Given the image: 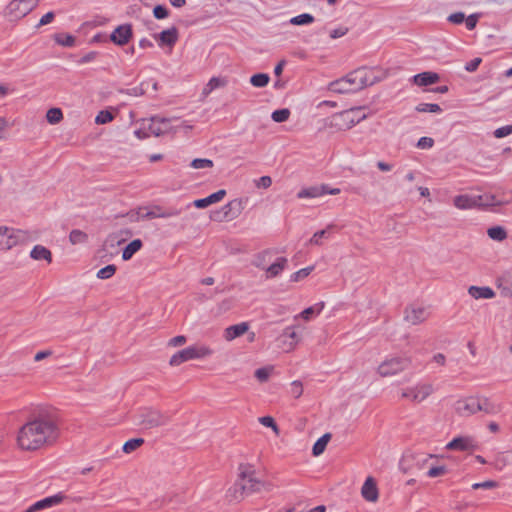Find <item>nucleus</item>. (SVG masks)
<instances>
[{
	"mask_svg": "<svg viewBox=\"0 0 512 512\" xmlns=\"http://www.w3.org/2000/svg\"><path fill=\"white\" fill-rule=\"evenodd\" d=\"M60 436L57 421L48 415H39L22 425L16 436L19 449L34 452L53 446Z\"/></svg>",
	"mask_w": 512,
	"mask_h": 512,
	"instance_id": "1",
	"label": "nucleus"
},
{
	"mask_svg": "<svg viewBox=\"0 0 512 512\" xmlns=\"http://www.w3.org/2000/svg\"><path fill=\"white\" fill-rule=\"evenodd\" d=\"M240 475L236 483V489L241 490L240 495H250L263 489L269 490V485L255 477L254 471L248 466H240Z\"/></svg>",
	"mask_w": 512,
	"mask_h": 512,
	"instance_id": "2",
	"label": "nucleus"
},
{
	"mask_svg": "<svg viewBox=\"0 0 512 512\" xmlns=\"http://www.w3.org/2000/svg\"><path fill=\"white\" fill-rule=\"evenodd\" d=\"M29 240L30 235L27 231L13 227L0 226V250H10Z\"/></svg>",
	"mask_w": 512,
	"mask_h": 512,
	"instance_id": "3",
	"label": "nucleus"
},
{
	"mask_svg": "<svg viewBox=\"0 0 512 512\" xmlns=\"http://www.w3.org/2000/svg\"><path fill=\"white\" fill-rule=\"evenodd\" d=\"M410 363L411 360L408 357H387L379 364L377 372L381 377L394 376L405 370L410 365Z\"/></svg>",
	"mask_w": 512,
	"mask_h": 512,
	"instance_id": "4",
	"label": "nucleus"
},
{
	"mask_svg": "<svg viewBox=\"0 0 512 512\" xmlns=\"http://www.w3.org/2000/svg\"><path fill=\"white\" fill-rule=\"evenodd\" d=\"M270 251L266 250L258 254L254 260V265L266 271L267 278L279 276L288 265L286 257H278L271 265L266 266V258L270 255Z\"/></svg>",
	"mask_w": 512,
	"mask_h": 512,
	"instance_id": "5",
	"label": "nucleus"
},
{
	"mask_svg": "<svg viewBox=\"0 0 512 512\" xmlns=\"http://www.w3.org/2000/svg\"><path fill=\"white\" fill-rule=\"evenodd\" d=\"M212 351L203 345L189 346L181 351H178L170 358L172 366H178L186 361L193 359H200L210 355Z\"/></svg>",
	"mask_w": 512,
	"mask_h": 512,
	"instance_id": "6",
	"label": "nucleus"
},
{
	"mask_svg": "<svg viewBox=\"0 0 512 512\" xmlns=\"http://www.w3.org/2000/svg\"><path fill=\"white\" fill-rule=\"evenodd\" d=\"M169 416L152 408H145L138 414V422L146 429H151L167 424Z\"/></svg>",
	"mask_w": 512,
	"mask_h": 512,
	"instance_id": "7",
	"label": "nucleus"
},
{
	"mask_svg": "<svg viewBox=\"0 0 512 512\" xmlns=\"http://www.w3.org/2000/svg\"><path fill=\"white\" fill-rule=\"evenodd\" d=\"M433 392V386L429 383H419L414 387L402 390L401 396L414 402H422Z\"/></svg>",
	"mask_w": 512,
	"mask_h": 512,
	"instance_id": "8",
	"label": "nucleus"
},
{
	"mask_svg": "<svg viewBox=\"0 0 512 512\" xmlns=\"http://www.w3.org/2000/svg\"><path fill=\"white\" fill-rule=\"evenodd\" d=\"M32 9V0H12L6 7V14L13 20H19Z\"/></svg>",
	"mask_w": 512,
	"mask_h": 512,
	"instance_id": "9",
	"label": "nucleus"
},
{
	"mask_svg": "<svg viewBox=\"0 0 512 512\" xmlns=\"http://www.w3.org/2000/svg\"><path fill=\"white\" fill-rule=\"evenodd\" d=\"M479 397L469 396L463 399H459L455 403V411L458 415L463 417H469L479 412Z\"/></svg>",
	"mask_w": 512,
	"mask_h": 512,
	"instance_id": "10",
	"label": "nucleus"
},
{
	"mask_svg": "<svg viewBox=\"0 0 512 512\" xmlns=\"http://www.w3.org/2000/svg\"><path fill=\"white\" fill-rule=\"evenodd\" d=\"M428 317V309L419 304H411L405 310V320L412 325L420 324Z\"/></svg>",
	"mask_w": 512,
	"mask_h": 512,
	"instance_id": "11",
	"label": "nucleus"
},
{
	"mask_svg": "<svg viewBox=\"0 0 512 512\" xmlns=\"http://www.w3.org/2000/svg\"><path fill=\"white\" fill-rule=\"evenodd\" d=\"M446 448L449 450L469 452L476 450L478 445L473 437L462 436L453 438L449 443H447Z\"/></svg>",
	"mask_w": 512,
	"mask_h": 512,
	"instance_id": "12",
	"label": "nucleus"
},
{
	"mask_svg": "<svg viewBox=\"0 0 512 512\" xmlns=\"http://www.w3.org/2000/svg\"><path fill=\"white\" fill-rule=\"evenodd\" d=\"M63 493H57L55 495L43 498L30 505L25 512H37L51 508L55 505L60 504L64 499Z\"/></svg>",
	"mask_w": 512,
	"mask_h": 512,
	"instance_id": "13",
	"label": "nucleus"
},
{
	"mask_svg": "<svg viewBox=\"0 0 512 512\" xmlns=\"http://www.w3.org/2000/svg\"><path fill=\"white\" fill-rule=\"evenodd\" d=\"M349 87H355V91L373 84V81H370L366 78V72L363 69L356 70L347 76L343 77Z\"/></svg>",
	"mask_w": 512,
	"mask_h": 512,
	"instance_id": "14",
	"label": "nucleus"
},
{
	"mask_svg": "<svg viewBox=\"0 0 512 512\" xmlns=\"http://www.w3.org/2000/svg\"><path fill=\"white\" fill-rule=\"evenodd\" d=\"M132 37V27L130 24H123L115 28L111 35L110 40L119 46H123L129 42Z\"/></svg>",
	"mask_w": 512,
	"mask_h": 512,
	"instance_id": "15",
	"label": "nucleus"
},
{
	"mask_svg": "<svg viewBox=\"0 0 512 512\" xmlns=\"http://www.w3.org/2000/svg\"><path fill=\"white\" fill-rule=\"evenodd\" d=\"M147 211L145 212V216L148 219L155 218H170L178 216L181 213L180 209H163L159 205L146 206Z\"/></svg>",
	"mask_w": 512,
	"mask_h": 512,
	"instance_id": "16",
	"label": "nucleus"
},
{
	"mask_svg": "<svg viewBox=\"0 0 512 512\" xmlns=\"http://www.w3.org/2000/svg\"><path fill=\"white\" fill-rule=\"evenodd\" d=\"M477 200V207L482 208H491L495 206H502L504 204H507L508 201L501 200L497 198L495 195L490 193H484L482 195H476Z\"/></svg>",
	"mask_w": 512,
	"mask_h": 512,
	"instance_id": "17",
	"label": "nucleus"
},
{
	"mask_svg": "<svg viewBox=\"0 0 512 512\" xmlns=\"http://www.w3.org/2000/svg\"><path fill=\"white\" fill-rule=\"evenodd\" d=\"M226 195V190L221 189L209 196L201 199H197L193 202V205L198 209L206 208L212 204L220 202Z\"/></svg>",
	"mask_w": 512,
	"mask_h": 512,
	"instance_id": "18",
	"label": "nucleus"
},
{
	"mask_svg": "<svg viewBox=\"0 0 512 512\" xmlns=\"http://www.w3.org/2000/svg\"><path fill=\"white\" fill-rule=\"evenodd\" d=\"M361 494L369 502H375L378 499V489L372 477L365 480L361 488Z\"/></svg>",
	"mask_w": 512,
	"mask_h": 512,
	"instance_id": "19",
	"label": "nucleus"
},
{
	"mask_svg": "<svg viewBox=\"0 0 512 512\" xmlns=\"http://www.w3.org/2000/svg\"><path fill=\"white\" fill-rule=\"evenodd\" d=\"M453 203L455 207L462 210L477 208L476 195H458L454 198Z\"/></svg>",
	"mask_w": 512,
	"mask_h": 512,
	"instance_id": "20",
	"label": "nucleus"
},
{
	"mask_svg": "<svg viewBox=\"0 0 512 512\" xmlns=\"http://www.w3.org/2000/svg\"><path fill=\"white\" fill-rule=\"evenodd\" d=\"M414 84L418 86H428L439 81V75L435 72H422L412 77Z\"/></svg>",
	"mask_w": 512,
	"mask_h": 512,
	"instance_id": "21",
	"label": "nucleus"
},
{
	"mask_svg": "<svg viewBox=\"0 0 512 512\" xmlns=\"http://www.w3.org/2000/svg\"><path fill=\"white\" fill-rule=\"evenodd\" d=\"M249 329V325L247 322H241L236 325L229 326L225 329L224 337L227 341H232L235 338L243 335Z\"/></svg>",
	"mask_w": 512,
	"mask_h": 512,
	"instance_id": "22",
	"label": "nucleus"
},
{
	"mask_svg": "<svg viewBox=\"0 0 512 512\" xmlns=\"http://www.w3.org/2000/svg\"><path fill=\"white\" fill-rule=\"evenodd\" d=\"M170 120L166 118H152L149 126L151 134L160 136L169 130Z\"/></svg>",
	"mask_w": 512,
	"mask_h": 512,
	"instance_id": "23",
	"label": "nucleus"
},
{
	"mask_svg": "<svg viewBox=\"0 0 512 512\" xmlns=\"http://www.w3.org/2000/svg\"><path fill=\"white\" fill-rule=\"evenodd\" d=\"M468 293L474 299H492L495 292L490 287L470 286Z\"/></svg>",
	"mask_w": 512,
	"mask_h": 512,
	"instance_id": "24",
	"label": "nucleus"
},
{
	"mask_svg": "<svg viewBox=\"0 0 512 512\" xmlns=\"http://www.w3.org/2000/svg\"><path fill=\"white\" fill-rule=\"evenodd\" d=\"M324 302H318L316 304H314L313 306H310L306 309H304L301 313L297 314L294 316V319L297 320L299 318H302L306 321H309L311 318L319 315L322 310L324 309Z\"/></svg>",
	"mask_w": 512,
	"mask_h": 512,
	"instance_id": "25",
	"label": "nucleus"
},
{
	"mask_svg": "<svg viewBox=\"0 0 512 512\" xmlns=\"http://www.w3.org/2000/svg\"><path fill=\"white\" fill-rule=\"evenodd\" d=\"M159 45H169L173 46L177 39H178V33L177 29L175 27H172L170 29L163 30L159 35Z\"/></svg>",
	"mask_w": 512,
	"mask_h": 512,
	"instance_id": "26",
	"label": "nucleus"
},
{
	"mask_svg": "<svg viewBox=\"0 0 512 512\" xmlns=\"http://www.w3.org/2000/svg\"><path fill=\"white\" fill-rule=\"evenodd\" d=\"M30 257L33 260H45L48 263L52 261V254L50 250L42 245H35L30 252Z\"/></svg>",
	"mask_w": 512,
	"mask_h": 512,
	"instance_id": "27",
	"label": "nucleus"
},
{
	"mask_svg": "<svg viewBox=\"0 0 512 512\" xmlns=\"http://www.w3.org/2000/svg\"><path fill=\"white\" fill-rule=\"evenodd\" d=\"M329 90L335 93L344 94L355 92V87H349L346 81L341 78L329 84Z\"/></svg>",
	"mask_w": 512,
	"mask_h": 512,
	"instance_id": "28",
	"label": "nucleus"
},
{
	"mask_svg": "<svg viewBox=\"0 0 512 512\" xmlns=\"http://www.w3.org/2000/svg\"><path fill=\"white\" fill-rule=\"evenodd\" d=\"M142 247V241L140 239H135L131 241L122 252V259L127 261L133 257V255L138 252Z\"/></svg>",
	"mask_w": 512,
	"mask_h": 512,
	"instance_id": "29",
	"label": "nucleus"
},
{
	"mask_svg": "<svg viewBox=\"0 0 512 512\" xmlns=\"http://www.w3.org/2000/svg\"><path fill=\"white\" fill-rule=\"evenodd\" d=\"M281 337L289 339V342L285 341L288 350L294 349L299 342V337L295 332L294 327H286L283 330Z\"/></svg>",
	"mask_w": 512,
	"mask_h": 512,
	"instance_id": "30",
	"label": "nucleus"
},
{
	"mask_svg": "<svg viewBox=\"0 0 512 512\" xmlns=\"http://www.w3.org/2000/svg\"><path fill=\"white\" fill-rule=\"evenodd\" d=\"M342 116L351 122L352 125L359 123L362 119L366 117L364 113H362L361 108H353L348 111L342 113Z\"/></svg>",
	"mask_w": 512,
	"mask_h": 512,
	"instance_id": "31",
	"label": "nucleus"
},
{
	"mask_svg": "<svg viewBox=\"0 0 512 512\" xmlns=\"http://www.w3.org/2000/svg\"><path fill=\"white\" fill-rule=\"evenodd\" d=\"M333 227V225H329L327 228L317 231L313 234V236L310 238L308 244L310 245H316L321 246L323 244L322 240L330 238V229Z\"/></svg>",
	"mask_w": 512,
	"mask_h": 512,
	"instance_id": "32",
	"label": "nucleus"
},
{
	"mask_svg": "<svg viewBox=\"0 0 512 512\" xmlns=\"http://www.w3.org/2000/svg\"><path fill=\"white\" fill-rule=\"evenodd\" d=\"M331 438V435L329 433H326L322 435L313 445L312 453L314 456L321 455L324 450L326 449V446Z\"/></svg>",
	"mask_w": 512,
	"mask_h": 512,
	"instance_id": "33",
	"label": "nucleus"
},
{
	"mask_svg": "<svg viewBox=\"0 0 512 512\" xmlns=\"http://www.w3.org/2000/svg\"><path fill=\"white\" fill-rule=\"evenodd\" d=\"M227 84V80L223 77H212L203 89L205 95L210 94L213 90L224 87Z\"/></svg>",
	"mask_w": 512,
	"mask_h": 512,
	"instance_id": "34",
	"label": "nucleus"
},
{
	"mask_svg": "<svg viewBox=\"0 0 512 512\" xmlns=\"http://www.w3.org/2000/svg\"><path fill=\"white\" fill-rule=\"evenodd\" d=\"M54 40L57 44L63 47H73L75 45V37L67 33H58L54 35Z\"/></svg>",
	"mask_w": 512,
	"mask_h": 512,
	"instance_id": "35",
	"label": "nucleus"
},
{
	"mask_svg": "<svg viewBox=\"0 0 512 512\" xmlns=\"http://www.w3.org/2000/svg\"><path fill=\"white\" fill-rule=\"evenodd\" d=\"M479 411L486 414H494L497 412V406L486 397H479Z\"/></svg>",
	"mask_w": 512,
	"mask_h": 512,
	"instance_id": "36",
	"label": "nucleus"
},
{
	"mask_svg": "<svg viewBox=\"0 0 512 512\" xmlns=\"http://www.w3.org/2000/svg\"><path fill=\"white\" fill-rule=\"evenodd\" d=\"M499 286L505 295L512 296V272H507L500 278Z\"/></svg>",
	"mask_w": 512,
	"mask_h": 512,
	"instance_id": "37",
	"label": "nucleus"
},
{
	"mask_svg": "<svg viewBox=\"0 0 512 512\" xmlns=\"http://www.w3.org/2000/svg\"><path fill=\"white\" fill-rule=\"evenodd\" d=\"M487 234L492 240L496 241H503L507 237L505 229L501 226H494L489 228L487 230Z\"/></svg>",
	"mask_w": 512,
	"mask_h": 512,
	"instance_id": "38",
	"label": "nucleus"
},
{
	"mask_svg": "<svg viewBox=\"0 0 512 512\" xmlns=\"http://www.w3.org/2000/svg\"><path fill=\"white\" fill-rule=\"evenodd\" d=\"M269 80H270V77L268 74L258 73V74H254L250 78V83L254 87L263 88V87L267 86V84L269 83Z\"/></svg>",
	"mask_w": 512,
	"mask_h": 512,
	"instance_id": "39",
	"label": "nucleus"
},
{
	"mask_svg": "<svg viewBox=\"0 0 512 512\" xmlns=\"http://www.w3.org/2000/svg\"><path fill=\"white\" fill-rule=\"evenodd\" d=\"M87 239L88 235L79 229H74L69 234V241L73 245L83 244L87 241Z\"/></svg>",
	"mask_w": 512,
	"mask_h": 512,
	"instance_id": "40",
	"label": "nucleus"
},
{
	"mask_svg": "<svg viewBox=\"0 0 512 512\" xmlns=\"http://www.w3.org/2000/svg\"><path fill=\"white\" fill-rule=\"evenodd\" d=\"M273 371H274V366H272V365L261 367L255 371V377L260 382H265L269 379V377L271 376Z\"/></svg>",
	"mask_w": 512,
	"mask_h": 512,
	"instance_id": "41",
	"label": "nucleus"
},
{
	"mask_svg": "<svg viewBox=\"0 0 512 512\" xmlns=\"http://www.w3.org/2000/svg\"><path fill=\"white\" fill-rule=\"evenodd\" d=\"M416 110L423 113H440L441 107L436 103H420L417 105Z\"/></svg>",
	"mask_w": 512,
	"mask_h": 512,
	"instance_id": "42",
	"label": "nucleus"
},
{
	"mask_svg": "<svg viewBox=\"0 0 512 512\" xmlns=\"http://www.w3.org/2000/svg\"><path fill=\"white\" fill-rule=\"evenodd\" d=\"M322 196V192H320V187H310L306 189H302L297 197L300 199L303 198H316Z\"/></svg>",
	"mask_w": 512,
	"mask_h": 512,
	"instance_id": "43",
	"label": "nucleus"
},
{
	"mask_svg": "<svg viewBox=\"0 0 512 512\" xmlns=\"http://www.w3.org/2000/svg\"><path fill=\"white\" fill-rule=\"evenodd\" d=\"M313 270H314V266H308V267L302 268V269L291 274L290 281L298 282V281L306 278L307 276H309Z\"/></svg>",
	"mask_w": 512,
	"mask_h": 512,
	"instance_id": "44",
	"label": "nucleus"
},
{
	"mask_svg": "<svg viewBox=\"0 0 512 512\" xmlns=\"http://www.w3.org/2000/svg\"><path fill=\"white\" fill-rule=\"evenodd\" d=\"M144 443V439L142 438H133L126 441L123 445V451L125 453H131L140 447Z\"/></svg>",
	"mask_w": 512,
	"mask_h": 512,
	"instance_id": "45",
	"label": "nucleus"
},
{
	"mask_svg": "<svg viewBox=\"0 0 512 512\" xmlns=\"http://www.w3.org/2000/svg\"><path fill=\"white\" fill-rule=\"evenodd\" d=\"M314 21V17L311 14L303 13L291 18L290 23L293 25H307Z\"/></svg>",
	"mask_w": 512,
	"mask_h": 512,
	"instance_id": "46",
	"label": "nucleus"
},
{
	"mask_svg": "<svg viewBox=\"0 0 512 512\" xmlns=\"http://www.w3.org/2000/svg\"><path fill=\"white\" fill-rule=\"evenodd\" d=\"M290 111L287 108L278 109L272 112L271 118L274 122L282 123L288 120Z\"/></svg>",
	"mask_w": 512,
	"mask_h": 512,
	"instance_id": "47",
	"label": "nucleus"
},
{
	"mask_svg": "<svg viewBox=\"0 0 512 512\" xmlns=\"http://www.w3.org/2000/svg\"><path fill=\"white\" fill-rule=\"evenodd\" d=\"M62 117H63V114H62L61 109H59V108H51L47 111V114H46L47 121L50 124H56V123L60 122Z\"/></svg>",
	"mask_w": 512,
	"mask_h": 512,
	"instance_id": "48",
	"label": "nucleus"
},
{
	"mask_svg": "<svg viewBox=\"0 0 512 512\" xmlns=\"http://www.w3.org/2000/svg\"><path fill=\"white\" fill-rule=\"evenodd\" d=\"M190 166L193 169H207L213 167V162L207 158H196L191 161Z\"/></svg>",
	"mask_w": 512,
	"mask_h": 512,
	"instance_id": "49",
	"label": "nucleus"
},
{
	"mask_svg": "<svg viewBox=\"0 0 512 512\" xmlns=\"http://www.w3.org/2000/svg\"><path fill=\"white\" fill-rule=\"evenodd\" d=\"M114 119V115L108 110L100 111L95 117L96 124H107Z\"/></svg>",
	"mask_w": 512,
	"mask_h": 512,
	"instance_id": "50",
	"label": "nucleus"
},
{
	"mask_svg": "<svg viewBox=\"0 0 512 512\" xmlns=\"http://www.w3.org/2000/svg\"><path fill=\"white\" fill-rule=\"evenodd\" d=\"M115 272H116L115 265H107V266L101 268L97 272V277L99 279H109L115 274Z\"/></svg>",
	"mask_w": 512,
	"mask_h": 512,
	"instance_id": "51",
	"label": "nucleus"
},
{
	"mask_svg": "<svg viewBox=\"0 0 512 512\" xmlns=\"http://www.w3.org/2000/svg\"><path fill=\"white\" fill-rule=\"evenodd\" d=\"M147 211V207L146 206H142V207H138L137 209L135 210H132L130 213H129V216L132 220H136V221H139V220H144V219H148L146 216H145V212Z\"/></svg>",
	"mask_w": 512,
	"mask_h": 512,
	"instance_id": "52",
	"label": "nucleus"
},
{
	"mask_svg": "<svg viewBox=\"0 0 512 512\" xmlns=\"http://www.w3.org/2000/svg\"><path fill=\"white\" fill-rule=\"evenodd\" d=\"M290 394L294 398H299L303 394V386L302 383L298 380H295L290 385Z\"/></svg>",
	"mask_w": 512,
	"mask_h": 512,
	"instance_id": "53",
	"label": "nucleus"
},
{
	"mask_svg": "<svg viewBox=\"0 0 512 512\" xmlns=\"http://www.w3.org/2000/svg\"><path fill=\"white\" fill-rule=\"evenodd\" d=\"M98 56V52L96 51H90L86 54H84L82 57H80L76 63L78 65H83V64H87V63H91L93 62Z\"/></svg>",
	"mask_w": 512,
	"mask_h": 512,
	"instance_id": "54",
	"label": "nucleus"
},
{
	"mask_svg": "<svg viewBox=\"0 0 512 512\" xmlns=\"http://www.w3.org/2000/svg\"><path fill=\"white\" fill-rule=\"evenodd\" d=\"M493 134L496 138H504L506 136H509L512 134V125H505L499 127L493 132Z\"/></svg>",
	"mask_w": 512,
	"mask_h": 512,
	"instance_id": "55",
	"label": "nucleus"
},
{
	"mask_svg": "<svg viewBox=\"0 0 512 512\" xmlns=\"http://www.w3.org/2000/svg\"><path fill=\"white\" fill-rule=\"evenodd\" d=\"M479 18H480V14H478V13H474V14L469 15L468 17H465L464 22H465L466 28L470 31L473 30L476 27Z\"/></svg>",
	"mask_w": 512,
	"mask_h": 512,
	"instance_id": "56",
	"label": "nucleus"
},
{
	"mask_svg": "<svg viewBox=\"0 0 512 512\" xmlns=\"http://www.w3.org/2000/svg\"><path fill=\"white\" fill-rule=\"evenodd\" d=\"M259 422L265 427L272 428L275 433H278V426L271 416L260 417Z\"/></svg>",
	"mask_w": 512,
	"mask_h": 512,
	"instance_id": "57",
	"label": "nucleus"
},
{
	"mask_svg": "<svg viewBox=\"0 0 512 512\" xmlns=\"http://www.w3.org/2000/svg\"><path fill=\"white\" fill-rule=\"evenodd\" d=\"M434 145V140L430 137H421L417 142V148L419 149H430Z\"/></svg>",
	"mask_w": 512,
	"mask_h": 512,
	"instance_id": "58",
	"label": "nucleus"
},
{
	"mask_svg": "<svg viewBox=\"0 0 512 512\" xmlns=\"http://www.w3.org/2000/svg\"><path fill=\"white\" fill-rule=\"evenodd\" d=\"M497 487V483L495 481H492V480H487V481H484V482H478V483H474L472 485V489L476 490V489H492V488H495Z\"/></svg>",
	"mask_w": 512,
	"mask_h": 512,
	"instance_id": "59",
	"label": "nucleus"
},
{
	"mask_svg": "<svg viewBox=\"0 0 512 512\" xmlns=\"http://www.w3.org/2000/svg\"><path fill=\"white\" fill-rule=\"evenodd\" d=\"M271 184H272V179L270 176H262V177L258 178L257 180H255V185L258 188L267 189L271 186Z\"/></svg>",
	"mask_w": 512,
	"mask_h": 512,
	"instance_id": "60",
	"label": "nucleus"
},
{
	"mask_svg": "<svg viewBox=\"0 0 512 512\" xmlns=\"http://www.w3.org/2000/svg\"><path fill=\"white\" fill-rule=\"evenodd\" d=\"M153 14L157 19H164L168 16V9L165 6L157 5L153 9Z\"/></svg>",
	"mask_w": 512,
	"mask_h": 512,
	"instance_id": "61",
	"label": "nucleus"
},
{
	"mask_svg": "<svg viewBox=\"0 0 512 512\" xmlns=\"http://www.w3.org/2000/svg\"><path fill=\"white\" fill-rule=\"evenodd\" d=\"M447 20L453 24H462L465 20V14L463 12H455L450 14Z\"/></svg>",
	"mask_w": 512,
	"mask_h": 512,
	"instance_id": "62",
	"label": "nucleus"
},
{
	"mask_svg": "<svg viewBox=\"0 0 512 512\" xmlns=\"http://www.w3.org/2000/svg\"><path fill=\"white\" fill-rule=\"evenodd\" d=\"M446 471V468L444 466H434L429 468L427 471V476L430 478L438 477L442 474H444Z\"/></svg>",
	"mask_w": 512,
	"mask_h": 512,
	"instance_id": "63",
	"label": "nucleus"
},
{
	"mask_svg": "<svg viewBox=\"0 0 512 512\" xmlns=\"http://www.w3.org/2000/svg\"><path fill=\"white\" fill-rule=\"evenodd\" d=\"M481 61V58H474L471 61L467 62L464 68L467 72H474L479 67Z\"/></svg>",
	"mask_w": 512,
	"mask_h": 512,
	"instance_id": "64",
	"label": "nucleus"
}]
</instances>
